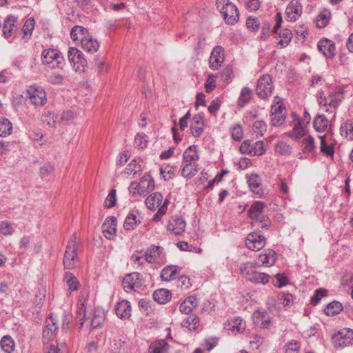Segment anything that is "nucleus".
Wrapping results in <instances>:
<instances>
[{
    "instance_id": "4468645a",
    "label": "nucleus",
    "mask_w": 353,
    "mask_h": 353,
    "mask_svg": "<svg viewBox=\"0 0 353 353\" xmlns=\"http://www.w3.org/2000/svg\"><path fill=\"white\" fill-rule=\"evenodd\" d=\"M58 330V324L57 320L52 314L46 321V326L43 330V340L45 343L54 339Z\"/></svg>"
},
{
    "instance_id": "0eeeda50",
    "label": "nucleus",
    "mask_w": 353,
    "mask_h": 353,
    "mask_svg": "<svg viewBox=\"0 0 353 353\" xmlns=\"http://www.w3.org/2000/svg\"><path fill=\"white\" fill-rule=\"evenodd\" d=\"M274 90L272 77L270 74H263L257 82L256 92L257 96L261 99L269 98Z\"/></svg>"
},
{
    "instance_id": "72a5a7b5",
    "label": "nucleus",
    "mask_w": 353,
    "mask_h": 353,
    "mask_svg": "<svg viewBox=\"0 0 353 353\" xmlns=\"http://www.w3.org/2000/svg\"><path fill=\"white\" fill-rule=\"evenodd\" d=\"M199 171V165L196 163H185L181 170V176L185 178H192Z\"/></svg>"
},
{
    "instance_id": "6e6552de",
    "label": "nucleus",
    "mask_w": 353,
    "mask_h": 353,
    "mask_svg": "<svg viewBox=\"0 0 353 353\" xmlns=\"http://www.w3.org/2000/svg\"><path fill=\"white\" fill-rule=\"evenodd\" d=\"M41 59L43 64H52V68L63 69L65 64V59L61 53L54 49H46L41 54Z\"/></svg>"
},
{
    "instance_id": "f3484780",
    "label": "nucleus",
    "mask_w": 353,
    "mask_h": 353,
    "mask_svg": "<svg viewBox=\"0 0 353 353\" xmlns=\"http://www.w3.org/2000/svg\"><path fill=\"white\" fill-rule=\"evenodd\" d=\"M205 125L204 119L201 114H196L193 116L191 123V134L194 137H200L203 133Z\"/></svg>"
},
{
    "instance_id": "cd10ccee",
    "label": "nucleus",
    "mask_w": 353,
    "mask_h": 353,
    "mask_svg": "<svg viewBox=\"0 0 353 353\" xmlns=\"http://www.w3.org/2000/svg\"><path fill=\"white\" fill-rule=\"evenodd\" d=\"M183 159L185 163H195L199 159L198 146L192 145L189 146L183 152Z\"/></svg>"
},
{
    "instance_id": "423d86ee",
    "label": "nucleus",
    "mask_w": 353,
    "mask_h": 353,
    "mask_svg": "<svg viewBox=\"0 0 353 353\" xmlns=\"http://www.w3.org/2000/svg\"><path fill=\"white\" fill-rule=\"evenodd\" d=\"M334 346L343 348L353 345V330L347 327L341 329L332 336Z\"/></svg>"
},
{
    "instance_id": "c85d7f7f",
    "label": "nucleus",
    "mask_w": 353,
    "mask_h": 353,
    "mask_svg": "<svg viewBox=\"0 0 353 353\" xmlns=\"http://www.w3.org/2000/svg\"><path fill=\"white\" fill-rule=\"evenodd\" d=\"M169 344L165 340H159L150 345L149 353H168Z\"/></svg>"
},
{
    "instance_id": "58836bf2",
    "label": "nucleus",
    "mask_w": 353,
    "mask_h": 353,
    "mask_svg": "<svg viewBox=\"0 0 353 353\" xmlns=\"http://www.w3.org/2000/svg\"><path fill=\"white\" fill-rule=\"evenodd\" d=\"M278 34L281 39V40L278 42V45L281 46V48H285L289 45L291 42L292 38V33L290 29L285 28L278 32Z\"/></svg>"
},
{
    "instance_id": "37998d69",
    "label": "nucleus",
    "mask_w": 353,
    "mask_h": 353,
    "mask_svg": "<svg viewBox=\"0 0 353 353\" xmlns=\"http://www.w3.org/2000/svg\"><path fill=\"white\" fill-rule=\"evenodd\" d=\"M328 121L324 115H318L314 120L315 130L319 132H324L327 127Z\"/></svg>"
},
{
    "instance_id": "4c0bfd02",
    "label": "nucleus",
    "mask_w": 353,
    "mask_h": 353,
    "mask_svg": "<svg viewBox=\"0 0 353 353\" xmlns=\"http://www.w3.org/2000/svg\"><path fill=\"white\" fill-rule=\"evenodd\" d=\"M341 134L347 139L353 140V119L347 120L340 128Z\"/></svg>"
},
{
    "instance_id": "20e7f679",
    "label": "nucleus",
    "mask_w": 353,
    "mask_h": 353,
    "mask_svg": "<svg viewBox=\"0 0 353 353\" xmlns=\"http://www.w3.org/2000/svg\"><path fill=\"white\" fill-rule=\"evenodd\" d=\"M241 274L248 280L255 284H266L269 282L270 276L265 273L258 272L251 263L241 264Z\"/></svg>"
},
{
    "instance_id": "a211bd4d",
    "label": "nucleus",
    "mask_w": 353,
    "mask_h": 353,
    "mask_svg": "<svg viewBox=\"0 0 353 353\" xmlns=\"http://www.w3.org/2000/svg\"><path fill=\"white\" fill-rule=\"evenodd\" d=\"M286 15L291 21H295L302 13V5L298 0H292L286 8Z\"/></svg>"
},
{
    "instance_id": "b1692460",
    "label": "nucleus",
    "mask_w": 353,
    "mask_h": 353,
    "mask_svg": "<svg viewBox=\"0 0 353 353\" xmlns=\"http://www.w3.org/2000/svg\"><path fill=\"white\" fill-rule=\"evenodd\" d=\"M199 305V299L194 295L187 297L179 307L180 311L185 314H190Z\"/></svg>"
},
{
    "instance_id": "c9c22d12",
    "label": "nucleus",
    "mask_w": 353,
    "mask_h": 353,
    "mask_svg": "<svg viewBox=\"0 0 353 353\" xmlns=\"http://www.w3.org/2000/svg\"><path fill=\"white\" fill-rule=\"evenodd\" d=\"M343 309L342 304L336 301H334L329 304L324 309V312L327 316H333L339 314Z\"/></svg>"
},
{
    "instance_id": "603ef678",
    "label": "nucleus",
    "mask_w": 353,
    "mask_h": 353,
    "mask_svg": "<svg viewBox=\"0 0 353 353\" xmlns=\"http://www.w3.org/2000/svg\"><path fill=\"white\" fill-rule=\"evenodd\" d=\"M285 353H298L300 350V343L296 340H292L285 346Z\"/></svg>"
},
{
    "instance_id": "a878e982",
    "label": "nucleus",
    "mask_w": 353,
    "mask_h": 353,
    "mask_svg": "<svg viewBox=\"0 0 353 353\" xmlns=\"http://www.w3.org/2000/svg\"><path fill=\"white\" fill-rule=\"evenodd\" d=\"M16 23L17 18L12 15L8 16L4 20L3 24V33L6 37L8 38L12 35V32L17 27Z\"/></svg>"
},
{
    "instance_id": "4d7b16f0",
    "label": "nucleus",
    "mask_w": 353,
    "mask_h": 353,
    "mask_svg": "<svg viewBox=\"0 0 353 353\" xmlns=\"http://www.w3.org/2000/svg\"><path fill=\"white\" fill-rule=\"evenodd\" d=\"M278 297L279 303L285 307L290 306L293 303V296L290 293H281Z\"/></svg>"
},
{
    "instance_id": "a18cd8bd",
    "label": "nucleus",
    "mask_w": 353,
    "mask_h": 353,
    "mask_svg": "<svg viewBox=\"0 0 353 353\" xmlns=\"http://www.w3.org/2000/svg\"><path fill=\"white\" fill-rule=\"evenodd\" d=\"M267 130V125L263 121H256L252 125V134L256 137H262Z\"/></svg>"
},
{
    "instance_id": "393cba45",
    "label": "nucleus",
    "mask_w": 353,
    "mask_h": 353,
    "mask_svg": "<svg viewBox=\"0 0 353 353\" xmlns=\"http://www.w3.org/2000/svg\"><path fill=\"white\" fill-rule=\"evenodd\" d=\"M248 183L252 192L258 195L262 194L261 179L259 175L251 174L248 177Z\"/></svg>"
},
{
    "instance_id": "412c9836",
    "label": "nucleus",
    "mask_w": 353,
    "mask_h": 353,
    "mask_svg": "<svg viewBox=\"0 0 353 353\" xmlns=\"http://www.w3.org/2000/svg\"><path fill=\"white\" fill-rule=\"evenodd\" d=\"M186 223L181 216L172 217L168 223V230L176 235H179L185 231Z\"/></svg>"
},
{
    "instance_id": "39448f33",
    "label": "nucleus",
    "mask_w": 353,
    "mask_h": 353,
    "mask_svg": "<svg viewBox=\"0 0 353 353\" xmlns=\"http://www.w3.org/2000/svg\"><path fill=\"white\" fill-rule=\"evenodd\" d=\"M154 188V181L150 174H145L139 182L133 181L129 188L130 192L133 194L145 195Z\"/></svg>"
},
{
    "instance_id": "de8ad7c7",
    "label": "nucleus",
    "mask_w": 353,
    "mask_h": 353,
    "mask_svg": "<svg viewBox=\"0 0 353 353\" xmlns=\"http://www.w3.org/2000/svg\"><path fill=\"white\" fill-rule=\"evenodd\" d=\"M64 280L67 283L68 288L70 290H77L79 288V283L77 279L70 272H67L65 274Z\"/></svg>"
},
{
    "instance_id": "5701e85b",
    "label": "nucleus",
    "mask_w": 353,
    "mask_h": 353,
    "mask_svg": "<svg viewBox=\"0 0 353 353\" xmlns=\"http://www.w3.org/2000/svg\"><path fill=\"white\" fill-rule=\"evenodd\" d=\"M81 46L84 51L91 54L96 52L99 48L98 41L92 38L89 33L85 38L81 39Z\"/></svg>"
},
{
    "instance_id": "e2e57ef3",
    "label": "nucleus",
    "mask_w": 353,
    "mask_h": 353,
    "mask_svg": "<svg viewBox=\"0 0 353 353\" xmlns=\"http://www.w3.org/2000/svg\"><path fill=\"white\" fill-rule=\"evenodd\" d=\"M47 349L46 353H68V348L65 343H61L57 346L50 345Z\"/></svg>"
},
{
    "instance_id": "680f3d73",
    "label": "nucleus",
    "mask_w": 353,
    "mask_h": 353,
    "mask_svg": "<svg viewBox=\"0 0 353 353\" xmlns=\"http://www.w3.org/2000/svg\"><path fill=\"white\" fill-rule=\"evenodd\" d=\"M246 27L248 29L256 32L260 28V22L257 18L249 17L246 20Z\"/></svg>"
},
{
    "instance_id": "4be33fe9",
    "label": "nucleus",
    "mask_w": 353,
    "mask_h": 353,
    "mask_svg": "<svg viewBox=\"0 0 353 353\" xmlns=\"http://www.w3.org/2000/svg\"><path fill=\"white\" fill-rule=\"evenodd\" d=\"M131 305L127 300L119 301L115 306V313L121 319H128L131 316Z\"/></svg>"
},
{
    "instance_id": "13d9d810",
    "label": "nucleus",
    "mask_w": 353,
    "mask_h": 353,
    "mask_svg": "<svg viewBox=\"0 0 353 353\" xmlns=\"http://www.w3.org/2000/svg\"><path fill=\"white\" fill-rule=\"evenodd\" d=\"M330 94L332 100L333 101H332V108H336L344 98L343 92L342 90H338L333 92Z\"/></svg>"
},
{
    "instance_id": "9b49d317",
    "label": "nucleus",
    "mask_w": 353,
    "mask_h": 353,
    "mask_svg": "<svg viewBox=\"0 0 353 353\" xmlns=\"http://www.w3.org/2000/svg\"><path fill=\"white\" fill-rule=\"evenodd\" d=\"M68 59L76 71H83L87 61L83 53L76 48H70L68 52Z\"/></svg>"
},
{
    "instance_id": "69168bd1",
    "label": "nucleus",
    "mask_w": 353,
    "mask_h": 353,
    "mask_svg": "<svg viewBox=\"0 0 353 353\" xmlns=\"http://www.w3.org/2000/svg\"><path fill=\"white\" fill-rule=\"evenodd\" d=\"M286 114L271 113V124L274 126H280L285 121Z\"/></svg>"
},
{
    "instance_id": "bb28decb",
    "label": "nucleus",
    "mask_w": 353,
    "mask_h": 353,
    "mask_svg": "<svg viewBox=\"0 0 353 353\" xmlns=\"http://www.w3.org/2000/svg\"><path fill=\"white\" fill-rule=\"evenodd\" d=\"M105 320V313L103 310L96 308L93 312L92 320L89 322L90 329L93 330L101 327Z\"/></svg>"
},
{
    "instance_id": "c756f323",
    "label": "nucleus",
    "mask_w": 353,
    "mask_h": 353,
    "mask_svg": "<svg viewBox=\"0 0 353 353\" xmlns=\"http://www.w3.org/2000/svg\"><path fill=\"white\" fill-rule=\"evenodd\" d=\"M172 297L170 292L164 288L157 290L153 293L154 300L159 304H165L168 302Z\"/></svg>"
},
{
    "instance_id": "9d476101",
    "label": "nucleus",
    "mask_w": 353,
    "mask_h": 353,
    "mask_svg": "<svg viewBox=\"0 0 353 353\" xmlns=\"http://www.w3.org/2000/svg\"><path fill=\"white\" fill-rule=\"evenodd\" d=\"M266 239L259 232H252L248 234L245 240V247L252 251H259L265 245Z\"/></svg>"
},
{
    "instance_id": "864d4df0",
    "label": "nucleus",
    "mask_w": 353,
    "mask_h": 353,
    "mask_svg": "<svg viewBox=\"0 0 353 353\" xmlns=\"http://www.w3.org/2000/svg\"><path fill=\"white\" fill-rule=\"evenodd\" d=\"M252 156H260L265 153V148L264 143L262 141H258L252 144Z\"/></svg>"
},
{
    "instance_id": "f704fd0d",
    "label": "nucleus",
    "mask_w": 353,
    "mask_h": 353,
    "mask_svg": "<svg viewBox=\"0 0 353 353\" xmlns=\"http://www.w3.org/2000/svg\"><path fill=\"white\" fill-rule=\"evenodd\" d=\"M138 214V212L132 211L128 214L123 223V228L126 230H132L135 225L141 223V221L137 219Z\"/></svg>"
},
{
    "instance_id": "2eb2a0df",
    "label": "nucleus",
    "mask_w": 353,
    "mask_h": 353,
    "mask_svg": "<svg viewBox=\"0 0 353 353\" xmlns=\"http://www.w3.org/2000/svg\"><path fill=\"white\" fill-rule=\"evenodd\" d=\"M317 48L327 59H332L335 56V44L328 39H321L318 42Z\"/></svg>"
},
{
    "instance_id": "3c124183",
    "label": "nucleus",
    "mask_w": 353,
    "mask_h": 353,
    "mask_svg": "<svg viewBox=\"0 0 353 353\" xmlns=\"http://www.w3.org/2000/svg\"><path fill=\"white\" fill-rule=\"evenodd\" d=\"M77 309V319H78L80 324L79 329H81L84 321L88 319L86 318L85 307L83 303H78Z\"/></svg>"
},
{
    "instance_id": "0e129e2a",
    "label": "nucleus",
    "mask_w": 353,
    "mask_h": 353,
    "mask_svg": "<svg viewBox=\"0 0 353 353\" xmlns=\"http://www.w3.org/2000/svg\"><path fill=\"white\" fill-rule=\"evenodd\" d=\"M116 201V190L112 189L105 200V205L107 208H111L115 205Z\"/></svg>"
},
{
    "instance_id": "8fccbe9b",
    "label": "nucleus",
    "mask_w": 353,
    "mask_h": 353,
    "mask_svg": "<svg viewBox=\"0 0 353 353\" xmlns=\"http://www.w3.org/2000/svg\"><path fill=\"white\" fill-rule=\"evenodd\" d=\"M319 138L321 139V152L326 156L332 157L334 153L333 146L327 143L325 136H320Z\"/></svg>"
},
{
    "instance_id": "f03ea898",
    "label": "nucleus",
    "mask_w": 353,
    "mask_h": 353,
    "mask_svg": "<svg viewBox=\"0 0 353 353\" xmlns=\"http://www.w3.org/2000/svg\"><path fill=\"white\" fill-rule=\"evenodd\" d=\"M77 239V235L76 233H74L67 244L63 259V264L65 269L72 270L78 263V244Z\"/></svg>"
},
{
    "instance_id": "ddd939ff",
    "label": "nucleus",
    "mask_w": 353,
    "mask_h": 353,
    "mask_svg": "<svg viewBox=\"0 0 353 353\" xmlns=\"http://www.w3.org/2000/svg\"><path fill=\"white\" fill-rule=\"evenodd\" d=\"M27 92L31 103L34 105L41 106L46 103V94L42 88L37 86L30 87L27 90Z\"/></svg>"
},
{
    "instance_id": "c03bdc74",
    "label": "nucleus",
    "mask_w": 353,
    "mask_h": 353,
    "mask_svg": "<svg viewBox=\"0 0 353 353\" xmlns=\"http://www.w3.org/2000/svg\"><path fill=\"white\" fill-rule=\"evenodd\" d=\"M252 96V91L248 87H244L241 92L239 98V105L243 107L249 102Z\"/></svg>"
},
{
    "instance_id": "aec40b11",
    "label": "nucleus",
    "mask_w": 353,
    "mask_h": 353,
    "mask_svg": "<svg viewBox=\"0 0 353 353\" xmlns=\"http://www.w3.org/2000/svg\"><path fill=\"white\" fill-rule=\"evenodd\" d=\"M103 234L108 239H111L117 232V219L111 216H108L102 225Z\"/></svg>"
},
{
    "instance_id": "bf43d9fd",
    "label": "nucleus",
    "mask_w": 353,
    "mask_h": 353,
    "mask_svg": "<svg viewBox=\"0 0 353 353\" xmlns=\"http://www.w3.org/2000/svg\"><path fill=\"white\" fill-rule=\"evenodd\" d=\"M34 24L35 21L33 18H29L28 19L26 20L22 28V31L24 34L23 37L28 35H29L30 37L31 36L34 28Z\"/></svg>"
},
{
    "instance_id": "6ab92c4d",
    "label": "nucleus",
    "mask_w": 353,
    "mask_h": 353,
    "mask_svg": "<svg viewBox=\"0 0 353 353\" xmlns=\"http://www.w3.org/2000/svg\"><path fill=\"white\" fill-rule=\"evenodd\" d=\"M253 321L262 328H268L271 323V318L268 312L263 309L256 310L253 314Z\"/></svg>"
},
{
    "instance_id": "49530a36",
    "label": "nucleus",
    "mask_w": 353,
    "mask_h": 353,
    "mask_svg": "<svg viewBox=\"0 0 353 353\" xmlns=\"http://www.w3.org/2000/svg\"><path fill=\"white\" fill-rule=\"evenodd\" d=\"M275 152L281 155L286 156L292 152V148L284 141H279L275 145Z\"/></svg>"
},
{
    "instance_id": "7c9ffc66",
    "label": "nucleus",
    "mask_w": 353,
    "mask_h": 353,
    "mask_svg": "<svg viewBox=\"0 0 353 353\" xmlns=\"http://www.w3.org/2000/svg\"><path fill=\"white\" fill-rule=\"evenodd\" d=\"M162 200L163 195L159 192H154L146 198L145 205L149 209L154 210L160 206Z\"/></svg>"
},
{
    "instance_id": "f8f14e48",
    "label": "nucleus",
    "mask_w": 353,
    "mask_h": 353,
    "mask_svg": "<svg viewBox=\"0 0 353 353\" xmlns=\"http://www.w3.org/2000/svg\"><path fill=\"white\" fill-rule=\"evenodd\" d=\"M224 49L220 46H215L211 52L209 66L213 70H218L225 59Z\"/></svg>"
},
{
    "instance_id": "473e14b6",
    "label": "nucleus",
    "mask_w": 353,
    "mask_h": 353,
    "mask_svg": "<svg viewBox=\"0 0 353 353\" xmlns=\"http://www.w3.org/2000/svg\"><path fill=\"white\" fill-rule=\"evenodd\" d=\"M301 147L304 154H314L316 152V146L314 139L310 135L303 139Z\"/></svg>"
},
{
    "instance_id": "dca6fc26",
    "label": "nucleus",
    "mask_w": 353,
    "mask_h": 353,
    "mask_svg": "<svg viewBox=\"0 0 353 353\" xmlns=\"http://www.w3.org/2000/svg\"><path fill=\"white\" fill-rule=\"evenodd\" d=\"M276 261V254L273 250L268 249L265 253L259 255L255 261V264L258 266L270 267L273 265Z\"/></svg>"
},
{
    "instance_id": "338daca9",
    "label": "nucleus",
    "mask_w": 353,
    "mask_h": 353,
    "mask_svg": "<svg viewBox=\"0 0 353 353\" xmlns=\"http://www.w3.org/2000/svg\"><path fill=\"white\" fill-rule=\"evenodd\" d=\"M134 146L138 148H145L147 147L148 141L146 136L142 134H138L134 138Z\"/></svg>"
},
{
    "instance_id": "052dcab7",
    "label": "nucleus",
    "mask_w": 353,
    "mask_h": 353,
    "mask_svg": "<svg viewBox=\"0 0 353 353\" xmlns=\"http://www.w3.org/2000/svg\"><path fill=\"white\" fill-rule=\"evenodd\" d=\"M0 232L4 236L12 234L14 232V229L11 223L7 221H1L0 223Z\"/></svg>"
},
{
    "instance_id": "774afa93",
    "label": "nucleus",
    "mask_w": 353,
    "mask_h": 353,
    "mask_svg": "<svg viewBox=\"0 0 353 353\" xmlns=\"http://www.w3.org/2000/svg\"><path fill=\"white\" fill-rule=\"evenodd\" d=\"M232 137L235 141H241L243 137V131L241 125L236 124L232 128Z\"/></svg>"
},
{
    "instance_id": "5fc2aeb1",
    "label": "nucleus",
    "mask_w": 353,
    "mask_h": 353,
    "mask_svg": "<svg viewBox=\"0 0 353 353\" xmlns=\"http://www.w3.org/2000/svg\"><path fill=\"white\" fill-rule=\"evenodd\" d=\"M54 113L51 112H48L42 114L41 121L43 123H46L50 127H55L56 120Z\"/></svg>"
},
{
    "instance_id": "f257e3e1",
    "label": "nucleus",
    "mask_w": 353,
    "mask_h": 353,
    "mask_svg": "<svg viewBox=\"0 0 353 353\" xmlns=\"http://www.w3.org/2000/svg\"><path fill=\"white\" fill-rule=\"evenodd\" d=\"M216 6L227 24L233 26L237 23L239 19L238 8L230 0H216Z\"/></svg>"
},
{
    "instance_id": "6e6d98bb",
    "label": "nucleus",
    "mask_w": 353,
    "mask_h": 353,
    "mask_svg": "<svg viewBox=\"0 0 353 353\" xmlns=\"http://www.w3.org/2000/svg\"><path fill=\"white\" fill-rule=\"evenodd\" d=\"M327 295V291L325 289L320 288L315 291L314 296H312L310 303L313 305H317L320 300Z\"/></svg>"
},
{
    "instance_id": "7ed1b4c3",
    "label": "nucleus",
    "mask_w": 353,
    "mask_h": 353,
    "mask_svg": "<svg viewBox=\"0 0 353 353\" xmlns=\"http://www.w3.org/2000/svg\"><path fill=\"white\" fill-rule=\"evenodd\" d=\"M265 206V203L263 201H255L251 205L248 214L251 219L261 223V228L268 229L271 225V221L268 216L263 214Z\"/></svg>"
},
{
    "instance_id": "1a4fd4ad",
    "label": "nucleus",
    "mask_w": 353,
    "mask_h": 353,
    "mask_svg": "<svg viewBox=\"0 0 353 353\" xmlns=\"http://www.w3.org/2000/svg\"><path fill=\"white\" fill-rule=\"evenodd\" d=\"M142 285L141 274L136 272L127 274L122 281L123 288L127 293L138 292Z\"/></svg>"
},
{
    "instance_id": "ea45409f",
    "label": "nucleus",
    "mask_w": 353,
    "mask_h": 353,
    "mask_svg": "<svg viewBox=\"0 0 353 353\" xmlns=\"http://www.w3.org/2000/svg\"><path fill=\"white\" fill-rule=\"evenodd\" d=\"M0 345L6 353H12L14 347V342L11 336L6 335L0 341Z\"/></svg>"
},
{
    "instance_id": "a19ab883",
    "label": "nucleus",
    "mask_w": 353,
    "mask_h": 353,
    "mask_svg": "<svg viewBox=\"0 0 353 353\" xmlns=\"http://www.w3.org/2000/svg\"><path fill=\"white\" fill-rule=\"evenodd\" d=\"M12 131V125L6 118H0V137H6Z\"/></svg>"
},
{
    "instance_id": "09e8293b",
    "label": "nucleus",
    "mask_w": 353,
    "mask_h": 353,
    "mask_svg": "<svg viewBox=\"0 0 353 353\" xmlns=\"http://www.w3.org/2000/svg\"><path fill=\"white\" fill-rule=\"evenodd\" d=\"M199 325V319L196 316H189L182 322L183 327H188L189 330H196Z\"/></svg>"
},
{
    "instance_id": "79ce46f5",
    "label": "nucleus",
    "mask_w": 353,
    "mask_h": 353,
    "mask_svg": "<svg viewBox=\"0 0 353 353\" xmlns=\"http://www.w3.org/2000/svg\"><path fill=\"white\" fill-rule=\"evenodd\" d=\"M271 113L286 114V109L283 100L278 96L274 97L271 106Z\"/></svg>"
},
{
    "instance_id": "e433bc0d",
    "label": "nucleus",
    "mask_w": 353,
    "mask_h": 353,
    "mask_svg": "<svg viewBox=\"0 0 353 353\" xmlns=\"http://www.w3.org/2000/svg\"><path fill=\"white\" fill-rule=\"evenodd\" d=\"M88 34V31L87 29L81 26H76L72 28L70 32L71 39L76 41H81V39L85 38V37Z\"/></svg>"
},
{
    "instance_id": "2f4dec72",
    "label": "nucleus",
    "mask_w": 353,
    "mask_h": 353,
    "mask_svg": "<svg viewBox=\"0 0 353 353\" xmlns=\"http://www.w3.org/2000/svg\"><path fill=\"white\" fill-rule=\"evenodd\" d=\"M180 270L176 265H168L165 267L161 272L162 281H170L175 279L176 274Z\"/></svg>"
}]
</instances>
